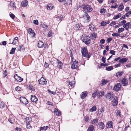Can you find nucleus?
<instances>
[{
    "label": "nucleus",
    "instance_id": "obj_1",
    "mask_svg": "<svg viewBox=\"0 0 131 131\" xmlns=\"http://www.w3.org/2000/svg\"><path fill=\"white\" fill-rule=\"evenodd\" d=\"M81 51L83 56L84 57H87L88 58H89L91 56V53L88 52V51L86 47H83L81 48Z\"/></svg>",
    "mask_w": 131,
    "mask_h": 131
},
{
    "label": "nucleus",
    "instance_id": "obj_2",
    "mask_svg": "<svg viewBox=\"0 0 131 131\" xmlns=\"http://www.w3.org/2000/svg\"><path fill=\"white\" fill-rule=\"evenodd\" d=\"M82 8L83 9L85 13H90L93 10V9L91 6L87 4H83Z\"/></svg>",
    "mask_w": 131,
    "mask_h": 131
},
{
    "label": "nucleus",
    "instance_id": "obj_3",
    "mask_svg": "<svg viewBox=\"0 0 131 131\" xmlns=\"http://www.w3.org/2000/svg\"><path fill=\"white\" fill-rule=\"evenodd\" d=\"M82 40L87 45L90 44L91 42V40L88 38V36H83L82 38Z\"/></svg>",
    "mask_w": 131,
    "mask_h": 131
},
{
    "label": "nucleus",
    "instance_id": "obj_4",
    "mask_svg": "<svg viewBox=\"0 0 131 131\" xmlns=\"http://www.w3.org/2000/svg\"><path fill=\"white\" fill-rule=\"evenodd\" d=\"M121 84L120 83H117L114 85L113 90L117 92L121 89Z\"/></svg>",
    "mask_w": 131,
    "mask_h": 131
},
{
    "label": "nucleus",
    "instance_id": "obj_5",
    "mask_svg": "<svg viewBox=\"0 0 131 131\" xmlns=\"http://www.w3.org/2000/svg\"><path fill=\"white\" fill-rule=\"evenodd\" d=\"M78 67V63L77 61L75 60L73 62L71 66V68L72 69L77 68Z\"/></svg>",
    "mask_w": 131,
    "mask_h": 131
},
{
    "label": "nucleus",
    "instance_id": "obj_6",
    "mask_svg": "<svg viewBox=\"0 0 131 131\" xmlns=\"http://www.w3.org/2000/svg\"><path fill=\"white\" fill-rule=\"evenodd\" d=\"M114 94L113 92H109L105 95V96L107 99H110L113 98Z\"/></svg>",
    "mask_w": 131,
    "mask_h": 131
},
{
    "label": "nucleus",
    "instance_id": "obj_7",
    "mask_svg": "<svg viewBox=\"0 0 131 131\" xmlns=\"http://www.w3.org/2000/svg\"><path fill=\"white\" fill-rule=\"evenodd\" d=\"M14 77L15 80L17 82H21L23 80V79L21 78L20 77L18 76L16 74L14 75Z\"/></svg>",
    "mask_w": 131,
    "mask_h": 131
},
{
    "label": "nucleus",
    "instance_id": "obj_8",
    "mask_svg": "<svg viewBox=\"0 0 131 131\" xmlns=\"http://www.w3.org/2000/svg\"><path fill=\"white\" fill-rule=\"evenodd\" d=\"M19 99L21 102L25 105H26L28 104V101L25 97H21Z\"/></svg>",
    "mask_w": 131,
    "mask_h": 131
},
{
    "label": "nucleus",
    "instance_id": "obj_9",
    "mask_svg": "<svg viewBox=\"0 0 131 131\" xmlns=\"http://www.w3.org/2000/svg\"><path fill=\"white\" fill-rule=\"evenodd\" d=\"M121 83L123 86H126L128 84L127 79L124 77L122 79Z\"/></svg>",
    "mask_w": 131,
    "mask_h": 131
},
{
    "label": "nucleus",
    "instance_id": "obj_10",
    "mask_svg": "<svg viewBox=\"0 0 131 131\" xmlns=\"http://www.w3.org/2000/svg\"><path fill=\"white\" fill-rule=\"evenodd\" d=\"M39 84L41 85H44L46 84V82L47 81L43 78H41L40 80H38Z\"/></svg>",
    "mask_w": 131,
    "mask_h": 131
},
{
    "label": "nucleus",
    "instance_id": "obj_11",
    "mask_svg": "<svg viewBox=\"0 0 131 131\" xmlns=\"http://www.w3.org/2000/svg\"><path fill=\"white\" fill-rule=\"evenodd\" d=\"M118 98L117 97L115 96L114 98V99L112 101V104L113 106H116L118 104Z\"/></svg>",
    "mask_w": 131,
    "mask_h": 131
},
{
    "label": "nucleus",
    "instance_id": "obj_12",
    "mask_svg": "<svg viewBox=\"0 0 131 131\" xmlns=\"http://www.w3.org/2000/svg\"><path fill=\"white\" fill-rule=\"evenodd\" d=\"M90 37V38L92 39L95 40L97 37V34L95 32H93L91 34Z\"/></svg>",
    "mask_w": 131,
    "mask_h": 131
},
{
    "label": "nucleus",
    "instance_id": "obj_13",
    "mask_svg": "<svg viewBox=\"0 0 131 131\" xmlns=\"http://www.w3.org/2000/svg\"><path fill=\"white\" fill-rule=\"evenodd\" d=\"M83 17H85L88 22H89L91 20V17L87 13H85L83 15Z\"/></svg>",
    "mask_w": 131,
    "mask_h": 131
},
{
    "label": "nucleus",
    "instance_id": "obj_14",
    "mask_svg": "<svg viewBox=\"0 0 131 131\" xmlns=\"http://www.w3.org/2000/svg\"><path fill=\"white\" fill-rule=\"evenodd\" d=\"M72 0H66V1H65L64 5L66 4L69 7H71L72 6Z\"/></svg>",
    "mask_w": 131,
    "mask_h": 131
},
{
    "label": "nucleus",
    "instance_id": "obj_15",
    "mask_svg": "<svg viewBox=\"0 0 131 131\" xmlns=\"http://www.w3.org/2000/svg\"><path fill=\"white\" fill-rule=\"evenodd\" d=\"M106 127L107 128H112L113 127L112 122L111 121L108 122L107 123Z\"/></svg>",
    "mask_w": 131,
    "mask_h": 131
},
{
    "label": "nucleus",
    "instance_id": "obj_16",
    "mask_svg": "<svg viewBox=\"0 0 131 131\" xmlns=\"http://www.w3.org/2000/svg\"><path fill=\"white\" fill-rule=\"evenodd\" d=\"M31 100L32 102L35 103L37 102L38 99L35 95H31Z\"/></svg>",
    "mask_w": 131,
    "mask_h": 131
},
{
    "label": "nucleus",
    "instance_id": "obj_17",
    "mask_svg": "<svg viewBox=\"0 0 131 131\" xmlns=\"http://www.w3.org/2000/svg\"><path fill=\"white\" fill-rule=\"evenodd\" d=\"M57 63L58 64L57 66H59L58 68H59L60 69H62V67L63 66V64L62 62L61 61L58 59L57 60Z\"/></svg>",
    "mask_w": 131,
    "mask_h": 131
},
{
    "label": "nucleus",
    "instance_id": "obj_18",
    "mask_svg": "<svg viewBox=\"0 0 131 131\" xmlns=\"http://www.w3.org/2000/svg\"><path fill=\"white\" fill-rule=\"evenodd\" d=\"M98 126L99 128H101L102 129H103L104 128L105 125L102 122H100L98 124Z\"/></svg>",
    "mask_w": 131,
    "mask_h": 131
},
{
    "label": "nucleus",
    "instance_id": "obj_19",
    "mask_svg": "<svg viewBox=\"0 0 131 131\" xmlns=\"http://www.w3.org/2000/svg\"><path fill=\"white\" fill-rule=\"evenodd\" d=\"M87 95V92H82L80 95L81 98L82 99H84Z\"/></svg>",
    "mask_w": 131,
    "mask_h": 131
},
{
    "label": "nucleus",
    "instance_id": "obj_20",
    "mask_svg": "<svg viewBox=\"0 0 131 131\" xmlns=\"http://www.w3.org/2000/svg\"><path fill=\"white\" fill-rule=\"evenodd\" d=\"M44 45V44L43 42L39 40L38 42V47L40 48H42L43 47Z\"/></svg>",
    "mask_w": 131,
    "mask_h": 131
},
{
    "label": "nucleus",
    "instance_id": "obj_21",
    "mask_svg": "<svg viewBox=\"0 0 131 131\" xmlns=\"http://www.w3.org/2000/svg\"><path fill=\"white\" fill-rule=\"evenodd\" d=\"M128 59L127 58H123L121 59L119 61V62L120 63H123L127 61Z\"/></svg>",
    "mask_w": 131,
    "mask_h": 131
},
{
    "label": "nucleus",
    "instance_id": "obj_22",
    "mask_svg": "<svg viewBox=\"0 0 131 131\" xmlns=\"http://www.w3.org/2000/svg\"><path fill=\"white\" fill-rule=\"evenodd\" d=\"M98 96L99 97H101L104 95V91H100L99 90V94H98Z\"/></svg>",
    "mask_w": 131,
    "mask_h": 131
},
{
    "label": "nucleus",
    "instance_id": "obj_23",
    "mask_svg": "<svg viewBox=\"0 0 131 131\" xmlns=\"http://www.w3.org/2000/svg\"><path fill=\"white\" fill-rule=\"evenodd\" d=\"M28 1L27 0L24 1L22 2L21 3L22 6L23 7H26L28 4Z\"/></svg>",
    "mask_w": 131,
    "mask_h": 131
},
{
    "label": "nucleus",
    "instance_id": "obj_24",
    "mask_svg": "<svg viewBox=\"0 0 131 131\" xmlns=\"http://www.w3.org/2000/svg\"><path fill=\"white\" fill-rule=\"evenodd\" d=\"M48 10H51L52 9L53 6L51 4H48L47 6H46Z\"/></svg>",
    "mask_w": 131,
    "mask_h": 131
},
{
    "label": "nucleus",
    "instance_id": "obj_25",
    "mask_svg": "<svg viewBox=\"0 0 131 131\" xmlns=\"http://www.w3.org/2000/svg\"><path fill=\"white\" fill-rule=\"evenodd\" d=\"M54 112L56 113L57 115L60 116L61 114V112L60 111H59L58 109L55 108L54 109Z\"/></svg>",
    "mask_w": 131,
    "mask_h": 131
},
{
    "label": "nucleus",
    "instance_id": "obj_26",
    "mask_svg": "<svg viewBox=\"0 0 131 131\" xmlns=\"http://www.w3.org/2000/svg\"><path fill=\"white\" fill-rule=\"evenodd\" d=\"M124 6L123 4H121L118 8V10L119 11H122L123 9Z\"/></svg>",
    "mask_w": 131,
    "mask_h": 131
},
{
    "label": "nucleus",
    "instance_id": "obj_27",
    "mask_svg": "<svg viewBox=\"0 0 131 131\" xmlns=\"http://www.w3.org/2000/svg\"><path fill=\"white\" fill-rule=\"evenodd\" d=\"M108 82V81L104 79H102V83H101V85L102 86L103 85H104L106 84Z\"/></svg>",
    "mask_w": 131,
    "mask_h": 131
},
{
    "label": "nucleus",
    "instance_id": "obj_28",
    "mask_svg": "<svg viewBox=\"0 0 131 131\" xmlns=\"http://www.w3.org/2000/svg\"><path fill=\"white\" fill-rule=\"evenodd\" d=\"M121 14L120 13H119L117 15H115L113 19H116L119 18V17L121 16Z\"/></svg>",
    "mask_w": 131,
    "mask_h": 131
},
{
    "label": "nucleus",
    "instance_id": "obj_29",
    "mask_svg": "<svg viewBox=\"0 0 131 131\" xmlns=\"http://www.w3.org/2000/svg\"><path fill=\"white\" fill-rule=\"evenodd\" d=\"M96 110V107L95 105H94L93 106L91 109H90L89 111L90 112H93L95 111Z\"/></svg>",
    "mask_w": 131,
    "mask_h": 131
},
{
    "label": "nucleus",
    "instance_id": "obj_30",
    "mask_svg": "<svg viewBox=\"0 0 131 131\" xmlns=\"http://www.w3.org/2000/svg\"><path fill=\"white\" fill-rule=\"evenodd\" d=\"M18 37H16L15 38L12 43L14 45L18 41Z\"/></svg>",
    "mask_w": 131,
    "mask_h": 131
},
{
    "label": "nucleus",
    "instance_id": "obj_31",
    "mask_svg": "<svg viewBox=\"0 0 131 131\" xmlns=\"http://www.w3.org/2000/svg\"><path fill=\"white\" fill-rule=\"evenodd\" d=\"M123 73V72L122 71L121 72H117L116 74V76L117 77H119L121 75H122Z\"/></svg>",
    "mask_w": 131,
    "mask_h": 131
},
{
    "label": "nucleus",
    "instance_id": "obj_32",
    "mask_svg": "<svg viewBox=\"0 0 131 131\" xmlns=\"http://www.w3.org/2000/svg\"><path fill=\"white\" fill-rule=\"evenodd\" d=\"M113 67L112 66H111L106 67L105 70L108 71H110L113 70Z\"/></svg>",
    "mask_w": 131,
    "mask_h": 131
},
{
    "label": "nucleus",
    "instance_id": "obj_33",
    "mask_svg": "<svg viewBox=\"0 0 131 131\" xmlns=\"http://www.w3.org/2000/svg\"><path fill=\"white\" fill-rule=\"evenodd\" d=\"M75 26L76 28H77L78 29H82V26H81V24H77L75 25Z\"/></svg>",
    "mask_w": 131,
    "mask_h": 131
},
{
    "label": "nucleus",
    "instance_id": "obj_34",
    "mask_svg": "<svg viewBox=\"0 0 131 131\" xmlns=\"http://www.w3.org/2000/svg\"><path fill=\"white\" fill-rule=\"evenodd\" d=\"M94 25L92 24H90L89 25V28L90 30L92 31L94 28Z\"/></svg>",
    "mask_w": 131,
    "mask_h": 131
},
{
    "label": "nucleus",
    "instance_id": "obj_35",
    "mask_svg": "<svg viewBox=\"0 0 131 131\" xmlns=\"http://www.w3.org/2000/svg\"><path fill=\"white\" fill-rule=\"evenodd\" d=\"M94 129V126L92 125H90L88 128V130L89 131H93Z\"/></svg>",
    "mask_w": 131,
    "mask_h": 131
},
{
    "label": "nucleus",
    "instance_id": "obj_36",
    "mask_svg": "<svg viewBox=\"0 0 131 131\" xmlns=\"http://www.w3.org/2000/svg\"><path fill=\"white\" fill-rule=\"evenodd\" d=\"M98 119L97 118L94 119L91 121V123L92 124H93L97 122Z\"/></svg>",
    "mask_w": 131,
    "mask_h": 131
},
{
    "label": "nucleus",
    "instance_id": "obj_37",
    "mask_svg": "<svg viewBox=\"0 0 131 131\" xmlns=\"http://www.w3.org/2000/svg\"><path fill=\"white\" fill-rule=\"evenodd\" d=\"M16 48H12L11 50L10 51L9 53L10 54H12L14 53L15 51V50Z\"/></svg>",
    "mask_w": 131,
    "mask_h": 131
},
{
    "label": "nucleus",
    "instance_id": "obj_38",
    "mask_svg": "<svg viewBox=\"0 0 131 131\" xmlns=\"http://www.w3.org/2000/svg\"><path fill=\"white\" fill-rule=\"evenodd\" d=\"M106 10L105 9L103 8L101 9L100 12L102 14H103L106 12Z\"/></svg>",
    "mask_w": 131,
    "mask_h": 131
},
{
    "label": "nucleus",
    "instance_id": "obj_39",
    "mask_svg": "<svg viewBox=\"0 0 131 131\" xmlns=\"http://www.w3.org/2000/svg\"><path fill=\"white\" fill-rule=\"evenodd\" d=\"M10 7H13V9H14L16 7L15 3H11L10 5Z\"/></svg>",
    "mask_w": 131,
    "mask_h": 131
},
{
    "label": "nucleus",
    "instance_id": "obj_40",
    "mask_svg": "<svg viewBox=\"0 0 131 131\" xmlns=\"http://www.w3.org/2000/svg\"><path fill=\"white\" fill-rule=\"evenodd\" d=\"M124 30V29L123 28H120L118 29L117 32L118 33H119L123 31Z\"/></svg>",
    "mask_w": 131,
    "mask_h": 131
},
{
    "label": "nucleus",
    "instance_id": "obj_41",
    "mask_svg": "<svg viewBox=\"0 0 131 131\" xmlns=\"http://www.w3.org/2000/svg\"><path fill=\"white\" fill-rule=\"evenodd\" d=\"M4 103L2 101H0V108H2L4 106Z\"/></svg>",
    "mask_w": 131,
    "mask_h": 131
},
{
    "label": "nucleus",
    "instance_id": "obj_42",
    "mask_svg": "<svg viewBox=\"0 0 131 131\" xmlns=\"http://www.w3.org/2000/svg\"><path fill=\"white\" fill-rule=\"evenodd\" d=\"M42 27L43 28H45L44 29L46 31L48 27V26L45 24H43Z\"/></svg>",
    "mask_w": 131,
    "mask_h": 131
},
{
    "label": "nucleus",
    "instance_id": "obj_43",
    "mask_svg": "<svg viewBox=\"0 0 131 131\" xmlns=\"http://www.w3.org/2000/svg\"><path fill=\"white\" fill-rule=\"evenodd\" d=\"M120 34L119 33H115L112 34V35L113 36H120Z\"/></svg>",
    "mask_w": 131,
    "mask_h": 131
},
{
    "label": "nucleus",
    "instance_id": "obj_44",
    "mask_svg": "<svg viewBox=\"0 0 131 131\" xmlns=\"http://www.w3.org/2000/svg\"><path fill=\"white\" fill-rule=\"evenodd\" d=\"M3 76L4 77H6L7 75V72L6 71V70H5V71H4L3 72Z\"/></svg>",
    "mask_w": 131,
    "mask_h": 131
},
{
    "label": "nucleus",
    "instance_id": "obj_45",
    "mask_svg": "<svg viewBox=\"0 0 131 131\" xmlns=\"http://www.w3.org/2000/svg\"><path fill=\"white\" fill-rule=\"evenodd\" d=\"M100 24L101 26H104L106 25L105 22L104 21L101 22L100 23Z\"/></svg>",
    "mask_w": 131,
    "mask_h": 131
},
{
    "label": "nucleus",
    "instance_id": "obj_46",
    "mask_svg": "<svg viewBox=\"0 0 131 131\" xmlns=\"http://www.w3.org/2000/svg\"><path fill=\"white\" fill-rule=\"evenodd\" d=\"M15 89L17 91H20L21 90V88L19 86L16 87Z\"/></svg>",
    "mask_w": 131,
    "mask_h": 131
},
{
    "label": "nucleus",
    "instance_id": "obj_47",
    "mask_svg": "<svg viewBox=\"0 0 131 131\" xmlns=\"http://www.w3.org/2000/svg\"><path fill=\"white\" fill-rule=\"evenodd\" d=\"M26 127L27 128L30 129L31 127V126L30 125V123L28 122L27 124H26Z\"/></svg>",
    "mask_w": 131,
    "mask_h": 131
},
{
    "label": "nucleus",
    "instance_id": "obj_48",
    "mask_svg": "<svg viewBox=\"0 0 131 131\" xmlns=\"http://www.w3.org/2000/svg\"><path fill=\"white\" fill-rule=\"evenodd\" d=\"M126 21L125 20H123L122 21H121L120 23V25H123L124 24H125L126 23Z\"/></svg>",
    "mask_w": 131,
    "mask_h": 131
},
{
    "label": "nucleus",
    "instance_id": "obj_49",
    "mask_svg": "<svg viewBox=\"0 0 131 131\" xmlns=\"http://www.w3.org/2000/svg\"><path fill=\"white\" fill-rule=\"evenodd\" d=\"M116 24L115 21H113L110 24V25L112 26L113 25H115Z\"/></svg>",
    "mask_w": 131,
    "mask_h": 131
},
{
    "label": "nucleus",
    "instance_id": "obj_50",
    "mask_svg": "<svg viewBox=\"0 0 131 131\" xmlns=\"http://www.w3.org/2000/svg\"><path fill=\"white\" fill-rule=\"evenodd\" d=\"M9 16L12 19H14L15 17V15L13 13L9 14Z\"/></svg>",
    "mask_w": 131,
    "mask_h": 131
},
{
    "label": "nucleus",
    "instance_id": "obj_51",
    "mask_svg": "<svg viewBox=\"0 0 131 131\" xmlns=\"http://www.w3.org/2000/svg\"><path fill=\"white\" fill-rule=\"evenodd\" d=\"M129 24L130 23L128 22L127 23L125 24H124L123 25V27L124 28H126L127 27V26H129Z\"/></svg>",
    "mask_w": 131,
    "mask_h": 131
},
{
    "label": "nucleus",
    "instance_id": "obj_52",
    "mask_svg": "<svg viewBox=\"0 0 131 131\" xmlns=\"http://www.w3.org/2000/svg\"><path fill=\"white\" fill-rule=\"evenodd\" d=\"M118 5L116 3H115V5L114 6L112 5L111 6V7L113 8H115L117 7Z\"/></svg>",
    "mask_w": 131,
    "mask_h": 131
},
{
    "label": "nucleus",
    "instance_id": "obj_53",
    "mask_svg": "<svg viewBox=\"0 0 131 131\" xmlns=\"http://www.w3.org/2000/svg\"><path fill=\"white\" fill-rule=\"evenodd\" d=\"M112 40V38H108L106 40L107 43H109Z\"/></svg>",
    "mask_w": 131,
    "mask_h": 131
},
{
    "label": "nucleus",
    "instance_id": "obj_54",
    "mask_svg": "<svg viewBox=\"0 0 131 131\" xmlns=\"http://www.w3.org/2000/svg\"><path fill=\"white\" fill-rule=\"evenodd\" d=\"M120 113V111L119 110H117V115L118 116H120L121 115Z\"/></svg>",
    "mask_w": 131,
    "mask_h": 131
},
{
    "label": "nucleus",
    "instance_id": "obj_55",
    "mask_svg": "<svg viewBox=\"0 0 131 131\" xmlns=\"http://www.w3.org/2000/svg\"><path fill=\"white\" fill-rule=\"evenodd\" d=\"M108 65V64L107 63H102L100 64V66H104V67H106Z\"/></svg>",
    "mask_w": 131,
    "mask_h": 131
},
{
    "label": "nucleus",
    "instance_id": "obj_56",
    "mask_svg": "<svg viewBox=\"0 0 131 131\" xmlns=\"http://www.w3.org/2000/svg\"><path fill=\"white\" fill-rule=\"evenodd\" d=\"M85 118V121L86 122H88V120L89 119V117L88 116H85L84 117Z\"/></svg>",
    "mask_w": 131,
    "mask_h": 131
},
{
    "label": "nucleus",
    "instance_id": "obj_57",
    "mask_svg": "<svg viewBox=\"0 0 131 131\" xmlns=\"http://www.w3.org/2000/svg\"><path fill=\"white\" fill-rule=\"evenodd\" d=\"M110 53V54H112L113 55H114L115 54V52L114 50H111Z\"/></svg>",
    "mask_w": 131,
    "mask_h": 131
},
{
    "label": "nucleus",
    "instance_id": "obj_58",
    "mask_svg": "<svg viewBox=\"0 0 131 131\" xmlns=\"http://www.w3.org/2000/svg\"><path fill=\"white\" fill-rule=\"evenodd\" d=\"M9 122H10L11 124H14V120L13 119H11L10 118H9L8 119Z\"/></svg>",
    "mask_w": 131,
    "mask_h": 131
},
{
    "label": "nucleus",
    "instance_id": "obj_59",
    "mask_svg": "<svg viewBox=\"0 0 131 131\" xmlns=\"http://www.w3.org/2000/svg\"><path fill=\"white\" fill-rule=\"evenodd\" d=\"M6 41H3L1 43L0 45H1L2 44L3 45L5 46L6 45Z\"/></svg>",
    "mask_w": 131,
    "mask_h": 131
},
{
    "label": "nucleus",
    "instance_id": "obj_60",
    "mask_svg": "<svg viewBox=\"0 0 131 131\" xmlns=\"http://www.w3.org/2000/svg\"><path fill=\"white\" fill-rule=\"evenodd\" d=\"M106 59V58H105L103 56L102 57V60L103 63H105Z\"/></svg>",
    "mask_w": 131,
    "mask_h": 131
},
{
    "label": "nucleus",
    "instance_id": "obj_61",
    "mask_svg": "<svg viewBox=\"0 0 131 131\" xmlns=\"http://www.w3.org/2000/svg\"><path fill=\"white\" fill-rule=\"evenodd\" d=\"M29 31L30 33L32 34H33L34 33V30H32V29L30 28H29Z\"/></svg>",
    "mask_w": 131,
    "mask_h": 131
},
{
    "label": "nucleus",
    "instance_id": "obj_62",
    "mask_svg": "<svg viewBox=\"0 0 131 131\" xmlns=\"http://www.w3.org/2000/svg\"><path fill=\"white\" fill-rule=\"evenodd\" d=\"M33 23L34 24L36 25H38L39 24L38 21L37 20H34L33 21Z\"/></svg>",
    "mask_w": 131,
    "mask_h": 131
},
{
    "label": "nucleus",
    "instance_id": "obj_63",
    "mask_svg": "<svg viewBox=\"0 0 131 131\" xmlns=\"http://www.w3.org/2000/svg\"><path fill=\"white\" fill-rule=\"evenodd\" d=\"M49 64L48 63H47L46 62L44 65V67L46 68H47L49 67Z\"/></svg>",
    "mask_w": 131,
    "mask_h": 131
},
{
    "label": "nucleus",
    "instance_id": "obj_64",
    "mask_svg": "<svg viewBox=\"0 0 131 131\" xmlns=\"http://www.w3.org/2000/svg\"><path fill=\"white\" fill-rule=\"evenodd\" d=\"M47 104L48 105H51V106H53V105L52 103L50 101H47Z\"/></svg>",
    "mask_w": 131,
    "mask_h": 131
}]
</instances>
